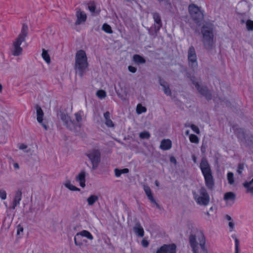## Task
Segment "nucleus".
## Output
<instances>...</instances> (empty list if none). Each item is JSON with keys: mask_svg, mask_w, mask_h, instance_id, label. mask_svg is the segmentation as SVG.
Masks as SVG:
<instances>
[{"mask_svg": "<svg viewBox=\"0 0 253 253\" xmlns=\"http://www.w3.org/2000/svg\"><path fill=\"white\" fill-rule=\"evenodd\" d=\"M88 63L85 51L83 50L78 51L75 55V62L74 70L76 74H78L80 78L88 70Z\"/></svg>", "mask_w": 253, "mask_h": 253, "instance_id": "nucleus-1", "label": "nucleus"}, {"mask_svg": "<svg viewBox=\"0 0 253 253\" xmlns=\"http://www.w3.org/2000/svg\"><path fill=\"white\" fill-rule=\"evenodd\" d=\"M201 33L205 48L208 51L211 50L214 46L213 25L212 24L204 25L201 28Z\"/></svg>", "mask_w": 253, "mask_h": 253, "instance_id": "nucleus-2", "label": "nucleus"}, {"mask_svg": "<svg viewBox=\"0 0 253 253\" xmlns=\"http://www.w3.org/2000/svg\"><path fill=\"white\" fill-rule=\"evenodd\" d=\"M200 168L204 175L206 186L209 189L212 190L214 185V179L210 165L206 158L202 159L200 164Z\"/></svg>", "mask_w": 253, "mask_h": 253, "instance_id": "nucleus-3", "label": "nucleus"}, {"mask_svg": "<svg viewBox=\"0 0 253 253\" xmlns=\"http://www.w3.org/2000/svg\"><path fill=\"white\" fill-rule=\"evenodd\" d=\"M28 26L25 24H23L20 34L13 42V49L12 50L13 55L19 56L22 53L23 49L22 48L20 47V45L22 42L25 41V39L28 36Z\"/></svg>", "mask_w": 253, "mask_h": 253, "instance_id": "nucleus-4", "label": "nucleus"}, {"mask_svg": "<svg viewBox=\"0 0 253 253\" xmlns=\"http://www.w3.org/2000/svg\"><path fill=\"white\" fill-rule=\"evenodd\" d=\"M193 198L197 204L201 206H207L210 201V196L206 189L202 187L198 191V193L195 191L192 192Z\"/></svg>", "mask_w": 253, "mask_h": 253, "instance_id": "nucleus-5", "label": "nucleus"}, {"mask_svg": "<svg viewBox=\"0 0 253 253\" xmlns=\"http://www.w3.org/2000/svg\"><path fill=\"white\" fill-rule=\"evenodd\" d=\"M236 134L239 140L246 147L253 148V137L250 133H247L243 128L237 129Z\"/></svg>", "mask_w": 253, "mask_h": 253, "instance_id": "nucleus-6", "label": "nucleus"}, {"mask_svg": "<svg viewBox=\"0 0 253 253\" xmlns=\"http://www.w3.org/2000/svg\"><path fill=\"white\" fill-rule=\"evenodd\" d=\"M189 11L193 20L200 25L204 18L203 13L200 8L194 4H191L189 6Z\"/></svg>", "mask_w": 253, "mask_h": 253, "instance_id": "nucleus-7", "label": "nucleus"}, {"mask_svg": "<svg viewBox=\"0 0 253 253\" xmlns=\"http://www.w3.org/2000/svg\"><path fill=\"white\" fill-rule=\"evenodd\" d=\"M187 58L189 66L194 70L198 67V61L196 50L193 45H191L188 50Z\"/></svg>", "mask_w": 253, "mask_h": 253, "instance_id": "nucleus-8", "label": "nucleus"}, {"mask_svg": "<svg viewBox=\"0 0 253 253\" xmlns=\"http://www.w3.org/2000/svg\"><path fill=\"white\" fill-rule=\"evenodd\" d=\"M91 162L92 169H95L100 162V153L98 150H92L86 154Z\"/></svg>", "mask_w": 253, "mask_h": 253, "instance_id": "nucleus-9", "label": "nucleus"}, {"mask_svg": "<svg viewBox=\"0 0 253 253\" xmlns=\"http://www.w3.org/2000/svg\"><path fill=\"white\" fill-rule=\"evenodd\" d=\"M57 115L69 129L72 130L74 129L75 126L77 125L74 121L71 120V117L67 114L60 111Z\"/></svg>", "mask_w": 253, "mask_h": 253, "instance_id": "nucleus-10", "label": "nucleus"}, {"mask_svg": "<svg viewBox=\"0 0 253 253\" xmlns=\"http://www.w3.org/2000/svg\"><path fill=\"white\" fill-rule=\"evenodd\" d=\"M193 84H194L199 91V92L205 96V98L208 100H210L211 99L212 95L211 91L208 89L207 86L200 85L198 82L195 81H193Z\"/></svg>", "mask_w": 253, "mask_h": 253, "instance_id": "nucleus-11", "label": "nucleus"}, {"mask_svg": "<svg viewBox=\"0 0 253 253\" xmlns=\"http://www.w3.org/2000/svg\"><path fill=\"white\" fill-rule=\"evenodd\" d=\"M80 236L85 237L89 240H92L93 239V237L92 234L87 230H84L77 233L75 236L74 240L75 245L80 247L83 245L82 242L79 240L78 241V238Z\"/></svg>", "mask_w": 253, "mask_h": 253, "instance_id": "nucleus-12", "label": "nucleus"}, {"mask_svg": "<svg viewBox=\"0 0 253 253\" xmlns=\"http://www.w3.org/2000/svg\"><path fill=\"white\" fill-rule=\"evenodd\" d=\"M76 16L77 20L75 24L76 25H79L82 23H84L87 18V16L84 12L81 11L80 8L76 9Z\"/></svg>", "mask_w": 253, "mask_h": 253, "instance_id": "nucleus-13", "label": "nucleus"}, {"mask_svg": "<svg viewBox=\"0 0 253 253\" xmlns=\"http://www.w3.org/2000/svg\"><path fill=\"white\" fill-rule=\"evenodd\" d=\"M159 83L163 87L165 94L167 96H171V91L169 84L161 77H159Z\"/></svg>", "mask_w": 253, "mask_h": 253, "instance_id": "nucleus-14", "label": "nucleus"}, {"mask_svg": "<svg viewBox=\"0 0 253 253\" xmlns=\"http://www.w3.org/2000/svg\"><path fill=\"white\" fill-rule=\"evenodd\" d=\"M189 241L193 253H199L198 242L196 240V237L194 234L189 236Z\"/></svg>", "mask_w": 253, "mask_h": 253, "instance_id": "nucleus-15", "label": "nucleus"}, {"mask_svg": "<svg viewBox=\"0 0 253 253\" xmlns=\"http://www.w3.org/2000/svg\"><path fill=\"white\" fill-rule=\"evenodd\" d=\"M22 198V191L21 190L18 189L16 191L14 197L13 198L12 206L11 208L12 210H14L15 207L20 204V202Z\"/></svg>", "mask_w": 253, "mask_h": 253, "instance_id": "nucleus-16", "label": "nucleus"}, {"mask_svg": "<svg viewBox=\"0 0 253 253\" xmlns=\"http://www.w3.org/2000/svg\"><path fill=\"white\" fill-rule=\"evenodd\" d=\"M152 14L154 21V25L158 27L157 29H161L162 27V21L160 14L156 12L152 13Z\"/></svg>", "mask_w": 253, "mask_h": 253, "instance_id": "nucleus-17", "label": "nucleus"}, {"mask_svg": "<svg viewBox=\"0 0 253 253\" xmlns=\"http://www.w3.org/2000/svg\"><path fill=\"white\" fill-rule=\"evenodd\" d=\"M247 193L253 195V178L250 181L246 180L243 183Z\"/></svg>", "mask_w": 253, "mask_h": 253, "instance_id": "nucleus-18", "label": "nucleus"}, {"mask_svg": "<svg viewBox=\"0 0 253 253\" xmlns=\"http://www.w3.org/2000/svg\"><path fill=\"white\" fill-rule=\"evenodd\" d=\"M85 172L82 170L76 177V180L80 183V185L84 188L85 186Z\"/></svg>", "mask_w": 253, "mask_h": 253, "instance_id": "nucleus-19", "label": "nucleus"}, {"mask_svg": "<svg viewBox=\"0 0 253 253\" xmlns=\"http://www.w3.org/2000/svg\"><path fill=\"white\" fill-rule=\"evenodd\" d=\"M133 230L134 233L139 237H142L144 236V230L139 222H136L133 227Z\"/></svg>", "mask_w": 253, "mask_h": 253, "instance_id": "nucleus-20", "label": "nucleus"}, {"mask_svg": "<svg viewBox=\"0 0 253 253\" xmlns=\"http://www.w3.org/2000/svg\"><path fill=\"white\" fill-rule=\"evenodd\" d=\"M35 108L37 113V121L39 123L41 124L42 122L43 117L44 115L43 111L41 107L38 104L35 105Z\"/></svg>", "mask_w": 253, "mask_h": 253, "instance_id": "nucleus-21", "label": "nucleus"}, {"mask_svg": "<svg viewBox=\"0 0 253 253\" xmlns=\"http://www.w3.org/2000/svg\"><path fill=\"white\" fill-rule=\"evenodd\" d=\"M171 147V142L170 140H163L161 143L160 148L162 150H167Z\"/></svg>", "mask_w": 253, "mask_h": 253, "instance_id": "nucleus-22", "label": "nucleus"}, {"mask_svg": "<svg viewBox=\"0 0 253 253\" xmlns=\"http://www.w3.org/2000/svg\"><path fill=\"white\" fill-rule=\"evenodd\" d=\"M104 117L105 120V125L108 127H114V125L112 120L110 119V114L108 111L104 113Z\"/></svg>", "mask_w": 253, "mask_h": 253, "instance_id": "nucleus-23", "label": "nucleus"}, {"mask_svg": "<svg viewBox=\"0 0 253 253\" xmlns=\"http://www.w3.org/2000/svg\"><path fill=\"white\" fill-rule=\"evenodd\" d=\"M166 248V253H176V246L174 244H164Z\"/></svg>", "mask_w": 253, "mask_h": 253, "instance_id": "nucleus-24", "label": "nucleus"}, {"mask_svg": "<svg viewBox=\"0 0 253 253\" xmlns=\"http://www.w3.org/2000/svg\"><path fill=\"white\" fill-rule=\"evenodd\" d=\"M99 199V196L96 195H90L86 199L89 206H92Z\"/></svg>", "mask_w": 253, "mask_h": 253, "instance_id": "nucleus-25", "label": "nucleus"}, {"mask_svg": "<svg viewBox=\"0 0 253 253\" xmlns=\"http://www.w3.org/2000/svg\"><path fill=\"white\" fill-rule=\"evenodd\" d=\"M206 239L204 235L202 233L201 235V239H199V245L204 253H208V250L206 246Z\"/></svg>", "mask_w": 253, "mask_h": 253, "instance_id": "nucleus-26", "label": "nucleus"}, {"mask_svg": "<svg viewBox=\"0 0 253 253\" xmlns=\"http://www.w3.org/2000/svg\"><path fill=\"white\" fill-rule=\"evenodd\" d=\"M158 27L153 25L149 28H147L149 34L152 36L153 38H156L157 36L158 33L159 32L160 29H158Z\"/></svg>", "mask_w": 253, "mask_h": 253, "instance_id": "nucleus-27", "label": "nucleus"}, {"mask_svg": "<svg viewBox=\"0 0 253 253\" xmlns=\"http://www.w3.org/2000/svg\"><path fill=\"white\" fill-rule=\"evenodd\" d=\"M134 62L137 64H144L146 63V60L141 56L138 54H135L133 56Z\"/></svg>", "mask_w": 253, "mask_h": 253, "instance_id": "nucleus-28", "label": "nucleus"}, {"mask_svg": "<svg viewBox=\"0 0 253 253\" xmlns=\"http://www.w3.org/2000/svg\"><path fill=\"white\" fill-rule=\"evenodd\" d=\"M236 195L232 192H229L225 193L224 195L223 199L226 201H234L235 199Z\"/></svg>", "mask_w": 253, "mask_h": 253, "instance_id": "nucleus-29", "label": "nucleus"}, {"mask_svg": "<svg viewBox=\"0 0 253 253\" xmlns=\"http://www.w3.org/2000/svg\"><path fill=\"white\" fill-rule=\"evenodd\" d=\"M42 58L47 64L50 63V58L47 50L44 49H42Z\"/></svg>", "mask_w": 253, "mask_h": 253, "instance_id": "nucleus-30", "label": "nucleus"}, {"mask_svg": "<svg viewBox=\"0 0 253 253\" xmlns=\"http://www.w3.org/2000/svg\"><path fill=\"white\" fill-rule=\"evenodd\" d=\"M88 8L89 10L92 13L99 14V11H96V12L95 11L96 6H95V2L94 1L90 2L88 4Z\"/></svg>", "mask_w": 253, "mask_h": 253, "instance_id": "nucleus-31", "label": "nucleus"}, {"mask_svg": "<svg viewBox=\"0 0 253 253\" xmlns=\"http://www.w3.org/2000/svg\"><path fill=\"white\" fill-rule=\"evenodd\" d=\"M64 185L66 188H68L69 189H70L71 191H80V189L72 185L70 183V182L69 181H66V183L64 184Z\"/></svg>", "mask_w": 253, "mask_h": 253, "instance_id": "nucleus-32", "label": "nucleus"}, {"mask_svg": "<svg viewBox=\"0 0 253 253\" xmlns=\"http://www.w3.org/2000/svg\"><path fill=\"white\" fill-rule=\"evenodd\" d=\"M232 237L235 240V253H240L239 240L235 235H232Z\"/></svg>", "mask_w": 253, "mask_h": 253, "instance_id": "nucleus-33", "label": "nucleus"}, {"mask_svg": "<svg viewBox=\"0 0 253 253\" xmlns=\"http://www.w3.org/2000/svg\"><path fill=\"white\" fill-rule=\"evenodd\" d=\"M102 29L107 33L111 34L113 33L111 26L106 23L103 25Z\"/></svg>", "mask_w": 253, "mask_h": 253, "instance_id": "nucleus-34", "label": "nucleus"}, {"mask_svg": "<svg viewBox=\"0 0 253 253\" xmlns=\"http://www.w3.org/2000/svg\"><path fill=\"white\" fill-rule=\"evenodd\" d=\"M146 108L142 106L141 104H138L136 107V112L138 114H140L146 111Z\"/></svg>", "mask_w": 253, "mask_h": 253, "instance_id": "nucleus-35", "label": "nucleus"}, {"mask_svg": "<svg viewBox=\"0 0 253 253\" xmlns=\"http://www.w3.org/2000/svg\"><path fill=\"white\" fill-rule=\"evenodd\" d=\"M82 114L83 111H80L75 114L76 121L78 124H80L82 121Z\"/></svg>", "mask_w": 253, "mask_h": 253, "instance_id": "nucleus-36", "label": "nucleus"}, {"mask_svg": "<svg viewBox=\"0 0 253 253\" xmlns=\"http://www.w3.org/2000/svg\"><path fill=\"white\" fill-rule=\"evenodd\" d=\"M227 179L229 184L230 185L233 184L234 182V174L231 172H229L227 173Z\"/></svg>", "mask_w": 253, "mask_h": 253, "instance_id": "nucleus-37", "label": "nucleus"}, {"mask_svg": "<svg viewBox=\"0 0 253 253\" xmlns=\"http://www.w3.org/2000/svg\"><path fill=\"white\" fill-rule=\"evenodd\" d=\"M139 137L141 139H149L150 137V134L148 131H143L139 133Z\"/></svg>", "mask_w": 253, "mask_h": 253, "instance_id": "nucleus-38", "label": "nucleus"}, {"mask_svg": "<svg viewBox=\"0 0 253 253\" xmlns=\"http://www.w3.org/2000/svg\"><path fill=\"white\" fill-rule=\"evenodd\" d=\"M189 139L191 142L194 143H198L199 139L198 136L195 134H191L189 136Z\"/></svg>", "mask_w": 253, "mask_h": 253, "instance_id": "nucleus-39", "label": "nucleus"}, {"mask_svg": "<svg viewBox=\"0 0 253 253\" xmlns=\"http://www.w3.org/2000/svg\"><path fill=\"white\" fill-rule=\"evenodd\" d=\"M147 197L152 204H155L156 206L158 209H160V205L156 202V200H155L152 194L148 195L147 196Z\"/></svg>", "mask_w": 253, "mask_h": 253, "instance_id": "nucleus-40", "label": "nucleus"}, {"mask_svg": "<svg viewBox=\"0 0 253 253\" xmlns=\"http://www.w3.org/2000/svg\"><path fill=\"white\" fill-rule=\"evenodd\" d=\"M246 27L248 31H253V21L248 20L246 22Z\"/></svg>", "mask_w": 253, "mask_h": 253, "instance_id": "nucleus-41", "label": "nucleus"}, {"mask_svg": "<svg viewBox=\"0 0 253 253\" xmlns=\"http://www.w3.org/2000/svg\"><path fill=\"white\" fill-rule=\"evenodd\" d=\"M96 95L100 99L104 98L106 96V92L103 90H98L96 92Z\"/></svg>", "mask_w": 253, "mask_h": 253, "instance_id": "nucleus-42", "label": "nucleus"}, {"mask_svg": "<svg viewBox=\"0 0 253 253\" xmlns=\"http://www.w3.org/2000/svg\"><path fill=\"white\" fill-rule=\"evenodd\" d=\"M245 164L244 163H239L238 166L237 172L239 174H242V171L244 169Z\"/></svg>", "mask_w": 253, "mask_h": 253, "instance_id": "nucleus-43", "label": "nucleus"}, {"mask_svg": "<svg viewBox=\"0 0 253 253\" xmlns=\"http://www.w3.org/2000/svg\"><path fill=\"white\" fill-rule=\"evenodd\" d=\"M0 198L2 200H5L6 198V192L3 189L0 190Z\"/></svg>", "mask_w": 253, "mask_h": 253, "instance_id": "nucleus-44", "label": "nucleus"}, {"mask_svg": "<svg viewBox=\"0 0 253 253\" xmlns=\"http://www.w3.org/2000/svg\"><path fill=\"white\" fill-rule=\"evenodd\" d=\"M190 127L191 128L192 130L193 131H194L195 133H196L197 134L200 133V130H199L198 127L197 126H195V125H193V124L191 125Z\"/></svg>", "mask_w": 253, "mask_h": 253, "instance_id": "nucleus-45", "label": "nucleus"}, {"mask_svg": "<svg viewBox=\"0 0 253 253\" xmlns=\"http://www.w3.org/2000/svg\"><path fill=\"white\" fill-rule=\"evenodd\" d=\"M144 190L147 196L152 194L151 190L149 187L147 186H144Z\"/></svg>", "mask_w": 253, "mask_h": 253, "instance_id": "nucleus-46", "label": "nucleus"}, {"mask_svg": "<svg viewBox=\"0 0 253 253\" xmlns=\"http://www.w3.org/2000/svg\"><path fill=\"white\" fill-rule=\"evenodd\" d=\"M23 231V227L20 224H19L17 226V234L20 235L21 233H22Z\"/></svg>", "mask_w": 253, "mask_h": 253, "instance_id": "nucleus-47", "label": "nucleus"}, {"mask_svg": "<svg viewBox=\"0 0 253 253\" xmlns=\"http://www.w3.org/2000/svg\"><path fill=\"white\" fill-rule=\"evenodd\" d=\"M165 248H166V247L164 245L157 250L156 253H166Z\"/></svg>", "mask_w": 253, "mask_h": 253, "instance_id": "nucleus-48", "label": "nucleus"}, {"mask_svg": "<svg viewBox=\"0 0 253 253\" xmlns=\"http://www.w3.org/2000/svg\"><path fill=\"white\" fill-rule=\"evenodd\" d=\"M149 242L145 239H143L141 241L142 246L145 248L149 246Z\"/></svg>", "mask_w": 253, "mask_h": 253, "instance_id": "nucleus-49", "label": "nucleus"}, {"mask_svg": "<svg viewBox=\"0 0 253 253\" xmlns=\"http://www.w3.org/2000/svg\"><path fill=\"white\" fill-rule=\"evenodd\" d=\"M128 70L130 72L132 73H135L137 71L136 68L132 66H129L128 67Z\"/></svg>", "mask_w": 253, "mask_h": 253, "instance_id": "nucleus-50", "label": "nucleus"}, {"mask_svg": "<svg viewBox=\"0 0 253 253\" xmlns=\"http://www.w3.org/2000/svg\"><path fill=\"white\" fill-rule=\"evenodd\" d=\"M206 148H207L206 145L204 143H203V144L201 146V151L203 154L205 153L206 151Z\"/></svg>", "mask_w": 253, "mask_h": 253, "instance_id": "nucleus-51", "label": "nucleus"}, {"mask_svg": "<svg viewBox=\"0 0 253 253\" xmlns=\"http://www.w3.org/2000/svg\"><path fill=\"white\" fill-rule=\"evenodd\" d=\"M115 176L116 177H119L122 174V172H121L120 169H115Z\"/></svg>", "mask_w": 253, "mask_h": 253, "instance_id": "nucleus-52", "label": "nucleus"}, {"mask_svg": "<svg viewBox=\"0 0 253 253\" xmlns=\"http://www.w3.org/2000/svg\"><path fill=\"white\" fill-rule=\"evenodd\" d=\"M228 225L230 227V231H232L234 227V223L232 221H230Z\"/></svg>", "mask_w": 253, "mask_h": 253, "instance_id": "nucleus-53", "label": "nucleus"}, {"mask_svg": "<svg viewBox=\"0 0 253 253\" xmlns=\"http://www.w3.org/2000/svg\"><path fill=\"white\" fill-rule=\"evenodd\" d=\"M27 147V146L24 144H21L19 146V148L21 150H24V149H26Z\"/></svg>", "mask_w": 253, "mask_h": 253, "instance_id": "nucleus-54", "label": "nucleus"}, {"mask_svg": "<svg viewBox=\"0 0 253 253\" xmlns=\"http://www.w3.org/2000/svg\"><path fill=\"white\" fill-rule=\"evenodd\" d=\"M120 170H121V172H122V173H126L129 172V170L127 168H125V169H120Z\"/></svg>", "mask_w": 253, "mask_h": 253, "instance_id": "nucleus-55", "label": "nucleus"}, {"mask_svg": "<svg viewBox=\"0 0 253 253\" xmlns=\"http://www.w3.org/2000/svg\"><path fill=\"white\" fill-rule=\"evenodd\" d=\"M186 75L187 78H190L191 81L193 83V81H194V79H193L194 78V77H191L190 74L189 73H188V72L186 73Z\"/></svg>", "mask_w": 253, "mask_h": 253, "instance_id": "nucleus-56", "label": "nucleus"}, {"mask_svg": "<svg viewBox=\"0 0 253 253\" xmlns=\"http://www.w3.org/2000/svg\"><path fill=\"white\" fill-rule=\"evenodd\" d=\"M170 161L171 162L175 163V164H176V159L173 157H172L170 158Z\"/></svg>", "mask_w": 253, "mask_h": 253, "instance_id": "nucleus-57", "label": "nucleus"}, {"mask_svg": "<svg viewBox=\"0 0 253 253\" xmlns=\"http://www.w3.org/2000/svg\"><path fill=\"white\" fill-rule=\"evenodd\" d=\"M192 160L195 163H197V158L195 155H192Z\"/></svg>", "mask_w": 253, "mask_h": 253, "instance_id": "nucleus-58", "label": "nucleus"}, {"mask_svg": "<svg viewBox=\"0 0 253 253\" xmlns=\"http://www.w3.org/2000/svg\"><path fill=\"white\" fill-rule=\"evenodd\" d=\"M13 166H14V168L15 169H19V165H18V163H15V164H14Z\"/></svg>", "mask_w": 253, "mask_h": 253, "instance_id": "nucleus-59", "label": "nucleus"}, {"mask_svg": "<svg viewBox=\"0 0 253 253\" xmlns=\"http://www.w3.org/2000/svg\"><path fill=\"white\" fill-rule=\"evenodd\" d=\"M116 92H117V94L118 96L120 98H122H122H123V95H122V94H121L119 92H118V91H116Z\"/></svg>", "mask_w": 253, "mask_h": 253, "instance_id": "nucleus-60", "label": "nucleus"}, {"mask_svg": "<svg viewBox=\"0 0 253 253\" xmlns=\"http://www.w3.org/2000/svg\"><path fill=\"white\" fill-rule=\"evenodd\" d=\"M42 126L45 128V129H47V126L44 124V123H42V122L41 123Z\"/></svg>", "mask_w": 253, "mask_h": 253, "instance_id": "nucleus-61", "label": "nucleus"}, {"mask_svg": "<svg viewBox=\"0 0 253 253\" xmlns=\"http://www.w3.org/2000/svg\"><path fill=\"white\" fill-rule=\"evenodd\" d=\"M226 218L229 221L231 220V217L229 215H226Z\"/></svg>", "mask_w": 253, "mask_h": 253, "instance_id": "nucleus-62", "label": "nucleus"}, {"mask_svg": "<svg viewBox=\"0 0 253 253\" xmlns=\"http://www.w3.org/2000/svg\"><path fill=\"white\" fill-rule=\"evenodd\" d=\"M2 85L0 84V93L2 91Z\"/></svg>", "mask_w": 253, "mask_h": 253, "instance_id": "nucleus-63", "label": "nucleus"}, {"mask_svg": "<svg viewBox=\"0 0 253 253\" xmlns=\"http://www.w3.org/2000/svg\"><path fill=\"white\" fill-rule=\"evenodd\" d=\"M241 22L242 24H244L245 23V21L244 19L241 20Z\"/></svg>", "mask_w": 253, "mask_h": 253, "instance_id": "nucleus-64", "label": "nucleus"}]
</instances>
